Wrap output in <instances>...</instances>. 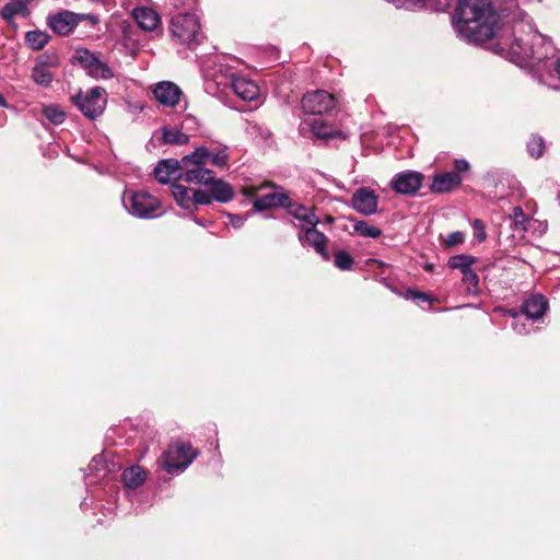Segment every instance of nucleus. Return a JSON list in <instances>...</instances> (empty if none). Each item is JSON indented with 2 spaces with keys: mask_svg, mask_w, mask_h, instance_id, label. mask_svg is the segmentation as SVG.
<instances>
[{
  "mask_svg": "<svg viewBox=\"0 0 560 560\" xmlns=\"http://www.w3.org/2000/svg\"><path fill=\"white\" fill-rule=\"evenodd\" d=\"M131 15L135 19L137 25L140 26V7L133 8Z\"/></svg>",
  "mask_w": 560,
  "mask_h": 560,
  "instance_id": "nucleus-50",
  "label": "nucleus"
},
{
  "mask_svg": "<svg viewBox=\"0 0 560 560\" xmlns=\"http://www.w3.org/2000/svg\"><path fill=\"white\" fill-rule=\"evenodd\" d=\"M336 105L335 97L324 90L307 92L302 97V108L307 115H323Z\"/></svg>",
  "mask_w": 560,
  "mask_h": 560,
  "instance_id": "nucleus-7",
  "label": "nucleus"
},
{
  "mask_svg": "<svg viewBox=\"0 0 560 560\" xmlns=\"http://www.w3.org/2000/svg\"><path fill=\"white\" fill-rule=\"evenodd\" d=\"M462 183V177L457 173H443L435 175L431 184V190L433 192H447L453 190Z\"/></svg>",
  "mask_w": 560,
  "mask_h": 560,
  "instance_id": "nucleus-24",
  "label": "nucleus"
},
{
  "mask_svg": "<svg viewBox=\"0 0 560 560\" xmlns=\"http://www.w3.org/2000/svg\"><path fill=\"white\" fill-rule=\"evenodd\" d=\"M463 282L467 284V289L469 292L476 291L479 283L478 275L470 268L465 273H463Z\"/></svg>",
  "mask_w": 560,
  "mask_h": 560,
  "instance_id": "nucleus-42",
  "label": "nucleus"
},
{
  "mask_svg": "<svg viewBox=\"0 0 560 560\" xmlns=\"http://www.w3.org/2000/svg\"><path fill=\"white\" fill-rule=\"evenodd\" d=\"M504 221L509 222L513 231V241L523 240L532 224V220L525 214L521 207H514L512 213L504 217Z\"/></svg>",
  "mask_w": 560,
  "mask_h": 560,
  "instance_id": "nucleus-17",
  "label": "nucleus"
},
{
  "mask_svg": "<svg viewBox=\"0 0 560 560\" xmlns=\"http://www.w3.org/2000/svg\"><path fill=\"white\" fill-rule=\"evenodd\" d=\"M207 91L210 93H224L228 89H232L236 80L235 73L225 65H218L212 70H208Z\"/></svg>",
  "mask_w": 560,
  "mask_h": 560,
  "instance_id": "nucleus-9",
  "label": "nucleus"
},
{
  "mask_svg": "<svg viewBox=\"0 0 560 560\" xmlns=\"http://www.w3.org/2000/svg\"><path fill=\"white\" fill-rule=\"evenodd\" d=\"M171 33L180 44L194 49L203 39L199 20L194 14H177L171 20Z\"/></svg>",
  "mask_w": 560,
  "mask_h": 560,
  "instance_id": "nucleus-4",
  "label": "nucleus"
},
{
  "mask_svg": "<svg viewBox=\"0 0 560 560\" xmlns=\"http://www.w3.org/2000/svg\"><path fill=\"white\" fill-rule=\"evenodd\" d=\"M464 241L465 234L460 231H455L445 236L442 242L446 248H452L464 243Z\"/></svg>",
  "mask_w": 560,
  "mask_h": 560,
  "instance_id": "nucleus-41",
  "label": "nucleus"
},
{
  "mask_svg": "<svg viewBox=\"0 0 560 560\" xmlns=\"http://www.w3.org/2000/svg\"><path fill=\"white\" fill-rule=\"evenodd\" d=\"M150 89L155 101L164 107H175L183 96L182 89L172 81H161Z\"/></svg>",
  "mask_w": 560,
  "mask_h": 560,
  "instance_id": "nucleus-12",
  "label": "nucleus"
},
{
  "mask_svg": "<svg viewBox=\"0 0 560 560\" xmlns=\"http://www.w3.org/2000/svg\"><path fill=\"white\" fill-rule=\"evenodd\" d=\"M194 207L197 205H209L213 201L211 192L209 190H195L192 194Z\"/></svg>",
  "mask_w": 560,
  "mask_h": 560,
  "instance_id": "nucleus-43",
  "label": "nucleus"
},
{
  "mask_svg": "<svg viewBox=\"0 0 560 560\" xmlns=\"http://www.w3.org/2000/svg\"><path fill=\"white\" fill-rule=\"evenodd\" d=\"M353 228L359 235L364 237L375 238L382 234L381 229L374 225H370L365 221L355 222Z\"/></svg>",
  "mask_w": 560,
  "mask_h": 560,
  "instance_id": "nucleus-37",
  "label": "nucleus"
},
{
  "mask_svg": "<svg viewBox=\"0 0 560 560\" xmlns=\"http://www.w3.org/2000/svg\"><path fill=\"white\" fill-rule=\"evenodd\" d=\"M89 19L92 24L98 22L96 15H79L71 11H62L48 20L49 27L59 35H68L83 19Z\"/></svg>",
  "mask_w": 560,
  "mask_h": 560,
  "instance_id": "nucleus-10",
  "label": "nucleus"
},
{
  "mask_svg": "<svg viewBox=\"0 0 560 560\" xmlns=\"http://www.w3.org/2000/svg\"><path fill=\"white\" fill-rule=\"evenodd\" d=\"M32 79L40 86H48L52 82L54 74L47 62L38 61L32 70Z\"/></svg>",
  "mask_w": 560,
  "mask_h": 560,
  "instance_id": "nucleus-29",
  "label": "nucleus"
},
{
  "mask_svg": "<svg viewBox=\"0 0 560 560\" xmlns=\"http://www.w3.org/2000/svg\"><path fill=\"white\" fill-rule=\"evenodd\" d=\"M184 164L175 159L162 160L154 168L155 178L163 184L173 180H183Z\"/></svg>",
  "mask_w": 560,
  "mask_h": 560,
  "instance_id": "nucleus-15",
  "label": "nucleus"
},
{
  "mask_svg": "<svg viewBox=\"0 0 560 560\" xmlns=\"http://www.w3.org/2000/svg\"><path fill=\"white\" fill-rule=\"evenodd\" d=\"M184 173L183 180L188 184L205 185L207 186L212 182L213 172L206 167L205 162H199V159H190L186 161V155L183 158Z\"/></svg>",
  "mask_w": 560,
  "mask_h": 560,
  "instance_id": "nucleus-11",
  "label": "nucleus"
},
{
  "mask_svg": "<svg viewBox=\"0 0 560 560\" xmlns=\"http://www.w3.org/2000/svg\"><path fill=\"white\" fill-rule=\"evenodd\" d=\"M304 235H299V240L307 243L311 247H313L316 253H318L323 259L328 260L329 254L326 248L327 237L324 233L319 232L316 226L310 225L308 228L303 229Z\"/></svg>",
  "mask_w": 560,
  "mask_h": 560,
  "instance_id": "nucleus-18",
  "label": "nucleus"
},
{
  "mask_svg": "<svg viewBox=\"0 0 560 560\" xmlns=\"http://www.w3.org/2000/svg\"><path fill=\"white\" fill-rule=\"evenodd\" d=\"M423 175L416 171H406L396 174L392 182V188L401 195H413L422 185Z\"/></svg>",
  "mask_w": 560,
  "mask_h": 560,
  "instance_id": "nucleus-13",
  "label": "nucleus"
},
{
  "mask_svg": "<svg viewBox=\"0 0 560 560\" xmlns=\"http://www.w3.org/2000/svg\"><path fill=\"white\" fill-rule=\"evenodd\" d=\"M513 329L520 335H525L528 332V329L526 328L525 324L515 323Z\"/></svg>",
  "mask_w": 560,
  "mask_h": 560,
  "instance_id": "nucleus-49",
  "label": "nucleus"
},
{
  "mask_svg": "<svg viewBox=\"0 0 560 560\" xmlns=\"http://www.w3.org/2000/svg\"><path fill=\"white\" fill-rule=\"evenodd\" d=\"M103 464V457L101 455L94 456L90 467L97 468L98 465Z\"/></svg>",
  "mask_w": 560,
  "mask_h": 560,
  "instance_id": "nucleus-51",
  "label": "nucleus"
},
{
  "mask_svg": "<svg viewBox=\"0 0 560 560\" xmlns=\"http://www.w3.org/2000/svg\"><path fill=\"white\" fill-rule=\"evenodd\" d=\"M122 483L126 491H137L140 487V466L135 465L127 468L121 475Z\"/></svg>",
  "mask_w": 560,
  "mask_h": 560,
  "instance_id": "nucleus-32",
  "label": "nucleus"
},
{
  "mask_svg": "<svg viewBox=\"0 0 560 560\" xmlns=\"http://www.w3.org/2000/svg\"><path fill=\"white\" fill-rule=\"evenodd\" d=\"M406 298L409 300H421V301H425V302L430 301V298L427 293L411 290V289L407 290Z\"/></svg>",
  "mask_w": 560,
  "mask_h": 560,
  "instance_id": "nucleus-46",
  "label": "nucleus"
},
{
  "mask_svg": "<svg viewBox=\"0 0 560 560\" xmlns=\"http://www.w3.org/2000/svg\"><path fill=\"white\" fill-rule=\"evenodd\" d=\"M475 262V258L470 255H455L450 257L447 265L452 269H458L462 273H465L467 270L471 268Z\"/></svg>",
  "mask_w": 560,
  "mask_h": 560,
  "instance_id": "nucleus-35",
  "label": "nucleus"
},
{
  "mask_svg": "<svg viewBox=\"0 0 560 560\" xmlns=\"http://www.w3.org/2000/svg\"><path fill=\"white\" fill-rule=\"evenodd\" d=\"M549 307L547 299L541 294H535L526 299L522 305V313L528 319H539Z\"/></svg>",
  "mask_w": 560,
  "mask_h": 560,
  "instance_id": "nucleus-21",
  "label": "nucleus"
},
{
  "mask_svg": "<svg viewBox=\"0 0 560 560\" xmlns=\"http://www.w3.org/2000/svg\"><path fill=\"white\" fill-rule=\"evenodd\" d=\"M141 474L144 475V470H141ZM144 481V476H142V482Z\"/></svg>",
  "mask_w": 560,
  "mask_h": 560,
  "instance_id": "nucleus-54",
  "label": "nucleus"
},
{
  "mask_svg": "<svg viewBox=\"0 0 560 560\" xmlns=\"http://www.w3.org/2000/svg\"><path fill=\"white\" fill-rule=\"evenodd\" d=\"M395 4L396 8H405L407 10H413L417 7H421L427 0H386Z\"/></svg>",
  "mask_w": 560,
  "mask_h": 560,
  "instance_id": "nucleus-44",
  "label": "nucleus"
},
{
  "mask_svg": "<svg viewBox=\"0 0 560 560\" xmlns=\"http://www.w3.org/2000/svg\"><path fill=\"white\" fill-rule=\"evenodd\" d=\"M158 203L151 198L150 195L142 191V219L154 218V210Z\"/></svg>",
  "mask_w": 560,
  "mask_h": 560,
  "instance_id": "nucleus-40",
  "label": "nucleus"
},
{
  "mask_svg": "<svg viewBox=\"0 0 560 560\" xmlns=\"http://www.w3.org/2000/svg\"><path fill=\"white\" fill-rule=\"evenodd\" d=\"M526 145L528 153L535 159L540 158L546 148L545 140L538 135H532Z\"/></svg>",
  "mask_w": 560,
  "mask_h": 560,
  "instance_id": "nucleus-36",
  "label": "nucleus"
},
{
  "mask_svg": "<svg viewBox=\"0 0 560 560\" xmlns=\"http://www.w3.org/2000/svg\"><path fill=\"white\" fill-rule=\"evenodd\" d=\"M312 133L318 139L346 138L342 131L336 130L332 126L324 120L314 118L307 122Z\"/></svg>",
  "mask_w": 560,
  "mask_h": 560,
  "instance_id": "nucleus-28",
  "label": "nucleus"
},
{
  "mask_svg": "<svg viewBox=\"0 0 560 560\" xmlns=\"http://www.w3.org/2000/svg\"><path fill=\"white\" fill-rule=\"evenodd\" d=\"M334 265L340 270H350L353 265V258L345 250H338L334 257Z\"/></svg>",
  "mask_w": 560,
  "mask_h": 560,
  "instance_id": "nucleus-38",
  "label": "nucleus"
},
{
  "mask_svg": "<svg viewBox=\"0 0 560 560\" xmlns=\"http://www.w3.org/2000/svg\"><path fill=\"white\" fill-rule=\"evenodd\" d=\"M44 116L54 125H60L65 120V113L57 106L50 105L43 109Z\"/></svg>",
  "mask_w": 560,
  "mask_h": 560,
  "instance_id": "nucleus-39",
  "label": "nucleus"
},
{
  "mask_svg": "<svg viewBox=\"0 0 560 560\" xmlns=\"http://www.w3.org/2000/svg\"><path fill=\"white\" fill-rule=\"evenodd\" d=\"M33 0H12L2 8V19L16 30L18 25L14 21V16L21 15L23 18H27L31 14L28 5Z\"/></svg>",
  "mask_w": 560,
  "mask_h": 560,
  "instance_id": "nucleus-19",
  "label": "nucleus"
},
{
  "mask_svg": "<svg viewBox=\"0 0 560 560\" xmlns=\"http://www.w3.org/2000/svg\"><path fill=\"white\" fill-rule=\"evenodd\" d=\"M240 98L244 101H254L259 95L258 85L243 77H236L233 88L231 89Z\"/></svg>",
  "mask_w": 560,
  "mask_h": 560,
  "instance_id": "nucleus-25",
  "label": "nucleus"
},
{
  "mask_svg": "<svg viewBox=\"0 0 560 560\" xmlns=\"http://www.w3.org/2000/svg\"><path fill=\"white\" fill-rule=\"evenodd\" d=\"M207 186L210 189L211 198L218 202L226 203L235 196L233 187L225 180L215 178V176Z\"/></svg>",
  "mask_w": 560,
  "mask_h": 560,
  "instance_id": "nucleus-23",
  "label": "nucleus"
},
{
  "mask_svg": "<svg viewBox=\"0 0 560 560\" xmlns=\"http://www.w3.org/2000/svg\"><path fill=\"white\" fill-rule=\"evenodd\" d=\"M267 187L272 188V191L265 194L254 200L253 207L256 211L279 208L287 209L288 206H291V197L283 187L271 182H265L264 184L260 185L259 188L264 189Z\"/></svg>",
  "mask_w": 560,
  "mask_h": 560,
  "instance_id": "nucleus-6",
  "label": "nucleus"
},
{
  "mask_svg": "<svg viewBox=\"0 0 560 560\" xmlns=\"http://www.w3.org/2000/svg\"><path fill=\"white\" fill-rule=\"evenodd\" d=\"M189 140L188 136L178 129H170L163 127L156 130L150 141L147 143V149L155 148L162 144H185Z\"/></svg>",
  "mask_w": 560,
  "mask_h": 560,
  "instance_id": "nucleus-16",
  "label": "nucleus"
},
{
  "mask_svg": "<svg viewBox=\"0 0 560 560\" xmlns=\"http://www.w3.org/2000/svg\"><path fill=\"white\" fill-rule=\"evenodd\" d=\"M230 223L233 228L240 229L245 222V218L238 214H229Z\"/></svg>",
  "mask_w": 560,
  "mask_h": 560,
  "instance_id": "nucleus-48",
  "label": "nucleus"
},
{
  "mask_svg": "<svg viewBox=\"0 0 560 560\" xmlns=\"http://www.w3.org/2000/svg\"><path fill=\"white\" fill-rule=\"evenodd\" d=\"M287 209L290 215L305 224L316 226L319 223V219L313 208L291 200V206H288Z\"/></svg>",
  "mask_w": 560,
  "mask_h": 560,
  "instance_id": "nucleus-27",
  "label": "nucleus"
},
{
  "mask_svg": "<svg viewBox=\"0 0 560 560\" xmlns=\"http://www.w3.org/2000/svg\"><path fill=\"white\" fill-rule=\"evenodd\" d=\"M171 192L177 205L183 209L190 210L194 207V200L187 187L179 184H172Z\"/></svg>",
  "mask_w": 560,
  "mask_h": 560,
  "instance_id": "nucleus-31",
  "label": "nucleus"
},
{
  "mask_svg": "<svg viewBox=\"0 0 560 560\" xmlns=\"http://www.w3.org/2000/svg\"><path fill=\"white\" fill-rule=\"evenodd\" d=\"M121 202L128 213L135 217H140V201L138 191L126 189L122 195Z\"/></svg>",
  "mask_w": 560,
  "mask_h": 560,
  "instance_id": "nucleus-34",
  "label": "nucleus"
},
{
  "mask_svg": "<svg viewBox=\"0 0 560 560\" xmlns=\"http://www.w3.org/2000/svg\"><path fill=\"white\" fill-rule=\"evenodd\" d=\"M142 32L152 33V38L163 35L162 20L155 9L142 3Z\"/></svg>",
  "mask_w": 560,
  "mask_h": 560,
  "instance_id": "nucleus-22",
  "label": "nucleus"
},
{
  "mask_svg": "<svg viewBox=\"0 0 560 560\" xmlns=\"http://www.w3.org/2000/svg\"><path fill=\"white\" fill-rule=\"evenodd\" d=\"M452 21L458 35L469 43L497 36L499 15L490 0H459Z\"/></svg>",
  "mask_w": 560,
  "mask_h": 560,
  "instance_id": "nucleus-2",
  "label": "nucleus"
},
{
  "mask_svg": "<svg viewBox=\"0 0 560 560\" xmlns=\"http://www.w3.org/2000/svg\"><path fill=\"white\" fill-rule=\"evenodd\" d=\"M198 455L199 452L189 442L177 440L168 446L161 467L168 475H179L190 466Z\"/></svg>",
  "mask_w": 560,
  "mask_h": 560,
  "instance_id": "nucleus-3",
  "label": "nucleus"
},
{
  "mask_svg": "<svg viewBox=\"0 0 560 560\" xmlns=\"http://www.w3.org/2000/svg\"><path fill=\"white\" fill-rule=\"evenodd\" d=\"M50 36L44 31H30L25 34V43L33 50L43 49L49 42Z\"/></svg>",
  "mask_w": 560,
  "mask_h": 560,
  "instance_id": "nucleus-33",
  "label": "nucleus"
},
{
  "mask_svg": "<svg viewBox=\"0 0 560 560\" xmlns=\"http://www.w3.org/2000/svg\"><path fill=\"white\" fill-rule=\"evenodd\" d=\"M472 228L475 231V237L478 242H483L487 238V234L485 232V224L480 219H475L472 222Z\"/></svg>",
  "mask_w": 560,
  "mask_h": 560,
  "instance_id": "nucleus-45",
  "label": "nucleus"
},
{
  "mask_svg": "<svg viewBox=\"0 0 560 560\" xmlns=\"http://www.w3.org/2000/svg\"><path fill=\"white\" fill-rule=\"evenodd\" d=\"M377 202V195L368 187L359 188L351 198L352 208L364 215L376 213Z\"/></svg>",
  "mask_w": 560,
  "mask_h": 560,
  "instance_id": "nucleus-14",
  "label": "nucleus"
},
{
  "mask_svg": "<svg viewBox=\"0 0 560 560\" xmlns=\"http://www.w3.org/2000/svg\"><path fill=\"white\" fill-rule=\"evenodd\" d=\"M497 50L514 62L533 61L539 74L552 67L550 61L556 56V48L550 38L534 28L529 16L524 15L512 26L503 28L494 43Z\"/></svg>",
  "mask_w": 560,
  "mask_h": 560,
  "instance_id": "nucleus-1",
  "label": "nucleus"
},
{
  "mask_svg": "<svg viewBox=\"0 0 560 560\" xmlns=\"http://www.w3.org/2000/svg\"><path fill=\"white\" fill-rule=\"evenodd\" d=\"M74 105L90 119H95L103 114L107 100L104 89L96 86L85 93H78L72 96Z\"/></svg>",
  "mask_w": 560,
  "mask_h": 560,
  "instance_id": "nucleus-5",
  "label": "nucleus"
},
{
  "mask_svg": "<svg viewBox=\"0 0 560 560\" xmlns=\"http://www.w3.org/2000/svg\"><path fill=\"white\" fill-rule=\"evenodd\" d=\"M0 106H7V101L5 98L0 94Z\"/></svg>",
  "mask_w": 560,
  "mask_h": 560,
  "instance_id": "nucleus-52",
  "label": "nucleus"
},
{
  "mask_svg": "<svg viewBox=\"0 0 560 560\" xmlns=\"http://www.w3.org/2000/svg\"><path fill=\"white\" fill-rule=\"evenodd\" d=\"M552 67L539 74V82L555 90L559 89L560 82V58L550 63Z\"/></svg>",
  "mask_w": 560,
  "mask_h": 560,
  "instance_id": "nucleus-30",
  "label": "nucleus"
},
{
  "mask_svg": "<svg viewBox=\"0 0 560 560\" xmlns=\"http://www.w3.org/2000/svg\"><path fill=\"white\" fill-rule=\"evenodd\" d=\"M187 122H194V118L192 117H186L184 122H183V128L185 127V124Z\"/></svg>",
  "mask_w": 560,
  "mask_h": 560,
  "instance_id": "nucleus-53",
  "label": "nucleus"
},
{
  "mask_svg": "<svg viewBox=\"0 0 560 560\" xmlns=\"http://www.w3.org/2000/svg\"><path fill=\"white\" fill-rule=\"evenodd\" d=\"M190 159H199V162L210 163L222 168L226 166L229 156L224 150L210 152L206 147H199L191 154L186 155V161Z\"/></svg>",
  "mask_w": 560,
  "mask_h": 560,
  "instance_id": "nucleus-20",
  "label": "nucleus"
},
{
  "mask_svg": "<svg viewBox=\"0 0 560 560\" xmlns=\"http://www.w3.org/2000/svg\"><path fill=\"white\" fill-rule=\"evenodd\" d=\"M121 46L126 54L136 58L140 51V44L138 39V28L130 24L122 25Z\"/></svg>",
  "mask_w": 560,
  "mask_h": 560,
  "instance_id": "nucleus-26",
  "label": "nucleus"
},
{
  "mask_svg": "<svg viewBox=\"0 0 560 560\" xmlns=\"http://www.w3.org/2000/svg\"><path fill=\"white\" fill-rule=\"evenodd\" d=\"M455 172L459 175V173L467 172L469 170V163L464 159H457L454 162Z\"/></svg>",
  "mask_w": 560,
  "mask_h": 560,
  "instance_id": "nucleus-47",
  "label": "nucleus"
},
{
  "mask_svg": "<svg viewBox=\"0 0 560 560\" xmlns=\"http://www.w3.org/2000/svg\"><path fill=\"white\" fill-rule=\"evenodd\" d=\"M74 59L84 68L86 73L94 79H109L113 71L107 63L101 61L93 52L84 48L74 51Z\"/></svg>",
  "mask_w": 560,
  "mask_h": 560,
  "instance_id": "nucleus-8",
  "label": "nucleus"
}]
</instances>
